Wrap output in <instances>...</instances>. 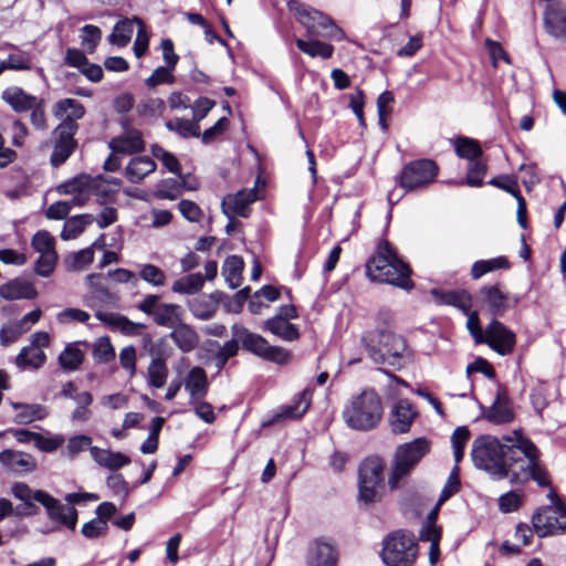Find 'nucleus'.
I'll list each match as a JSON object with an SVG mask.
<instances>
[{
    "label": "nucleus",
    "instance_id": "obj_1",
    "mask_svg": "<svg viewBox=\"0 0 566 566\" xmlns=\"http://www.w3.org/2000/svg\"><path fill=\"white\" fill-rule=\"evenodd\" d=\"M503 440L509 442V453L504 463L505 479L513 484H525L533 480L541 488L551 485L548 473L539 459L541 452L533 441L521 430L503 436Z\"/></svg>",
    "mask_w": 566,
    "mask_h": 566
},
{
    "label": "nucleus",
    "instance_id": "obj_2",
    "mask_svg": "<svg viewBox=\"0 0 566 566\" xmlns=\"http://www.w3.org/2000/svg\"><path fill=\"white\" fill-rule=\"evenodd\" d=\"M411 270L387 240H381L366 263V274L373 282L387 283L405 290L413 286Z\"/></svg>",
    "mask_w": 566,
    "mask_h": 566
},
{
    "label": "nucleus",
    "instance_id": "obj_3",
    "mask_svg": "<svg viewBox=\"0 0 566 566\" xmlns=\"http://www.w3.org/2000/svg\"><path fill=\"white\" fill-rule=\"evenodd\" d=\"M361 343L367 356L375 364L400 367L407 360L406 339L388 326L367 331L361 336Z\"/></svg>",
    "mask_w": 566,
    "mask_h": 566
},
{
    "label": "nucleus",
    "instance_id": "obj_4",
    "mask_svg": "<svg viewBox=\"0 0 566 566\" xmlns=\"http://www.w3.org/2000/svg\"><path fill=\"white\" fill-rule=\"evenodd\" d=\"M382 413L381 398L376 390L364 389L347 400L343 419L350 429L366 432L379 424Z\"/></svg>",
    "mask_w": 566,
    "mask_h": 566
},
{
    "label": "nucleus",
    "instance_id": "obj_5",
    "mask_svg": "<svg viewBox=\"0 0 566 566\" xmlns=\"http://www.w3.org/2000/svg\"><path fill=\"white\" fill-rule=\"evenodd\" d=\"M507 453L509 442L492 436L476 438L471 450L474 464L496 480L505 479L504 463Z\"/></svg>",
    "mask_w": 566,
    "mask_h": 566
},
{
    "label": "nucleus",
    "instance_id": "obj_6",
    "mask_svg": "<svg viewBox=\"0 0 566 566\" xmlns=\"http://www.w3.org/2000/svg\"><path fill=\"white\" fill-rule=\"evenodd\" d=\"M429 450L430 442L426 438H417L410 442L398 446L392 459L391 472L388 478L389 488L391 490L398 489Z\"/></svg>",
    "mask_w": 566,
    "mask_h": 566
},
{
    "label": "nucleus",
    "instance_id": "obj_7",
    "mask_svg": "<svg viewBox=\"0 0 566 566\" xmlns=\"http://www.w3.org/2000/svg\"><path fill=\"white\" fill-rule=\"evenodd\" d=\"M118 187L115 179L106 180L103 176L91 177L88 175H78L71 180L57 186L56 190L61 195H71L70 201L76 207L84 206L92 195L107 196L115 191L111 186Z\"/></svg>",
    "mask_w": 566,
    "mask_h": 566
},
{
    "label": "nucleus",
    "instance_id": "obj_8",
    "mask_svg": "<svg viewBox=\"0 0 566 566\" xmlns=\"http://www.w3.org/2000/svg\"><path fill=\"white\" fill-rule=\"evenodd\" d=\"M418 545L413 535L395 532L386 537L381 557L387 566H411L417 557Z\"/></svg>",
    "mask_w": 566,
    "mask_h": 566
},
{
    "label": "nucleus",
    "instance_id": "obj_9",
    "mask_svg": "<svg viewBox=\"0 0 566 566\" xmlns=\"http://www.w3.org/2000/svg\"><path fill=\"white\" fill-rule=\"evenodd\" d=\"M232 333L238 338L242 347L265 359L275 364H285L291 358V354L283 347L272 346L270 343L259 334L249 332L247 328L233 325Z\"/></svg>",
    "mask_w": 566,
    "mask_h": 566
},
{
    "label": "nucleus",
    "instance_id": "obj_10",
    "mask_svg": "<svg viewBox=\"0 0 566 566\" xmlns=\"http://www.w3.org/2000/svg\"><path fill=\"white\" fill-rule=\"evenodd\" d=\"M438 166L431 159H418L407 164L400 174V186L410 191L429 186L438 175Z\"/></svg>",
    "mask_w": 566,
    "mask_h": 566
},
{
    "label": "nucleus",
    "instance_id": "obj_11",
    "mask_svg": "<svg viewBox=\"0 0 566 566\" xmlns=\"http://www.w3.org/2000/svg\"><path fill=\"white\" fill-rule=\"evenodd\" d=\"M534 533L538 537L566 532V506H543L532 515Z\"/></svg>",
    "mask_w": 566,
    "mask_h": 566
},
{
    "label": "nucleus",
    "instance_id": "obj_12",
    "mask_svg": "<svg viewBox=\"0 0 566 566\" xmlns=\"http://www.w3.org/2000/svg\"><path fill=\"white\" fill-rule=\"evenodd\" d=\"M11 495L21 502L14 507V516L29 517L39 513L40 509L35 502L42 504L46 500V492L43 490H33L25 482H14L10 488Z\"/></svg>",
    "mask_w": 566,
    "mask_h": 566
},
{
    "label": "nucleus",
    "instance_id": "obj_13",
    "mask_svg": "<svg viewBox=\"0 0 566 566\" xmlns=\"http://www.w3.org/2000/svg\"><path fill=\"white\" fill-rule=\"evenodd\" d=\"M122 134L112 138L109 148L115 154L132 155L142 153L145 149V142L140 130L133 127L128 117L120 120Z\"/></svg>",
    "mask_w": 566,
    "mask_h": 566
},
{
    "label": "nucleus",
    "instance_id": "obj_14",
    "mask_svg": "<svg viewBox=\"0 0 566 566\" xmlns=\"http://www.w3.org/2000/svg\"><path fill=\"white\" fill-rule=\"evenodd\" d=\"M84 105L75 98H62L52 106L53 116L60 120L55 128L77 133V120L85 115Z\"/></svg>",
    "mask_w": 566,
    "mask_h": 566
},
{
    "label": "nucleus",
    "instance_id": "obj_15",
    "mask_svg": "<svg viewBox=\"0 0 566 566\" xmlns=\"http://www.w3.org/2000/svg\"><path fill=\"white\" fill-rule=\"evenodd\" d=\"M484 337L482 344H488L490 348L502 356L511 354L516 344L515 334L495 318L485 327Z\"/></svg>",
    "mask_w": 566,
    "mask_h": 566
},
{
    "label": "nucleus",
    "instance_id": "obj_16",
    "mask_svg": "<svg viewBox=\"0 0 566 566\" xmlns=\"http://www.w3.org/2000/svg\"><path fill=\"white\" fill-rule=\"evenodd\" d=\"M0 464L6 471L19 476L38 469V461L32 454L14 449H4L0 452Z\"/></svg>",
    "mask_w": 566,
    "mask_h": 566
},
{
    "label": "nucleus",
    "instance_id": "obj_17",
    "mask_svg": "<svg viewBox=\"0 0 566 566\" xmlns=\"http://www.w3.org/2000/svg\"><path fill=\"white\" fill-rule=\"evenodd\" d=\"M475 297L479 304L493 316H502L509 306V294L500 283L482 286Z\"/></svg>",
    "mask_w": 566,
    "mask_h": 566
},
{
    "label": "nucleus",
    "instance_id": "obj_18",
    "mask_svg": "<svg viewBox=\"0 0 566 566\" xmlns=\"http://www.w3.org/2000/svg\"><path fill=\"white\" fill-rule=\"evenodd\" d=\"M544 25L552 36L566 41V4L563 0H546Z\"/></svg>",
    "mask_w": 566,
    "mask_h": 566
},
{
    "label": "nucleus",
    "instance_id": "obj_19",
    "mask_svg": "<svg viewBox=\"0 0 566 566\" xmlns=\"http://www.w3.org/2000/svg\"><path fill=\"white\" fill-rule=\"evenodd\" d=\"M75 132L54 128L52 130L53 150L50 156V163L53 167L63 165L77 147Z\"/></svg>",
    "mask_w": 566,
    "mask_h": 566
},
{
    "label": "nucleus",
    "instance_id": "obj_20",
    "mask_svg": "<svg viewBox=\"0 0 566 566\" xmlns=\"http://www.w3.org/2000/svg\"><path fill=\"white\" fill-rule=\"evenodd\" d=\"M417 415L416 409L409 400H398L389 412V426L391 431L396 434L408 432Z\"/></svg>",
    "mask_w": 566,
    "mask_h": 566
},
{
    "label": "nucleus",
    "instance_id": "obj_21",
    "mask_svg": "<svg viewBox=\"0 0 566 566\" xmlns=\"http://www.w3.org/2000/svg\"><path fill=\"white\" fill-rule=\"evenodd\" d=\"M42 505L46 510L48 517L70 530H75L77 523V511L73 506L64 505L46 492V500Z\"/></svg>",
    "mask_w": 566,
    "mask_h": 566
},
{
    "label": "nucleus",
    "instance_id": "obj_22",
    "mask_svg": "<svg viewBox=\"0 0 566 566\" xmlns=\"http://www.w3.org/2000/svg\"><path fill=\"white\" fill-rule=\"evenodd\" d=\"M338 552L331 542L324 539L314 541L307 552V566H336Z\"/></svg>",
    "mask_w": 566,
    "mask_h": 566
},
{
    "label": "nucleus",
    "instance_id": "obj_23",
    "mask_svg": "<svg viewBox=\"0 0 566 566\" xmlns=\"http://www.w3.org/2000/svg\"><path fill=\"white\" fill-rule=\"evenodd\" d=\"M258 199L256 190L242 189L235 195L227 196L222 201L223 212L230 218V214H237L243 218L249 216V205Z\"/></svg>",
    "mask_w": 566,
    "mask_h": 566
},
{
    "label": "nucleus",
    "instance_id": "obj_24",
    "mask_svg": "<svg viewBox=\"0 0 566 566\" xmlns=\"http://www.w3.org/2000/svg\"><path fill=\"white\" fill-rule=\"evenodd\" d=\"M311 405V391L305 389L297 394L291 405L282 406L272 419L264 423L269 426L281 420L292 419L296 420L304 416Z\"/></svg>",
    "mask_w": 566,
    "mask_h": 566
},
{
    "label": "nucleus",
    "instance_id": "obj_25",
    "mask_svg": "<svg viewBox=\"0 0 566 566\" xmlns=\"http://www.w3.org/2000/svg\"><path fill=\"white\" fill-rule=\"evenodd\" d=\"M149 355L151 360L147 368V382L153 388H163L168 378V367L166 364L168 355L165 356L156 346L150 347Z\"/></svg>",
    "mask_w": 566,
    "mask_h": 566
},
{
    "label": "nucleus",
    "instance_id": "obj_26",
    "mask_svg": "<svg viewBox=\"0 0 566 566\" xmlns=\"http://www.w3.org/2000/svg\"><path fill=\"white\" fill-rule=\"evenodd\" d=\"M182 384L189 394V400L203 399L209 390L207 373L199 366L189 369Z\"/></svg>",
    "mask_w": 566,
    "mask_h": 566
},
{
    "label": "nucleus",
    "instance_id": "obj_27",
    "mask_svg": "<svg viewBox=\"0 0 566 566\" xmlns=\"http://www.w3.org/2000/svg\"><path fill=\"white\" fill-rule=\"evenodd\" d=\"M514 416V410L506 397L505 390L500 388L496 392L495 400L485 415V418L490 422L503 424L513 421Z\"/></svg>",
    "mask_w": 566,
    "mask_h": 566
},
{
    "label": "nucleus",
    "instance_id": "obj_28",
    "mask_svg": "<svg viewBox=\"0 0 566 566\" xmlns=\"http://www.w3.org/2000/svg\"><path fill=\"white\" fill-rule=\"evenodd\" d=\"M91 457L99 467L109 471L119 470L130 463V459L126 454L95 446L91 448Z\"/></svg>",
    "mask_w": 566,
    "mask_h": 566
},
{
    "label": "nucleus",
    "instance_id": "obj_29",
    "mask_svg": "<svg viewBox=\"0 0 566 566\" xmlns=\"http://www.w3.org/2000/svg\"><path fill=\"white\" fill-rule=\"evenodd\" d=\"M431 295L436 303L442 305H452L463 313H469L472 306L471 295L464 291H442L433 289Z\"/></svg>",
    "mask_w": 566,
    "mask_h": 566
},
{
    "label": "nucleus",
    "instance_id": "obj_30",
    "mask_svg": "<svg viewBox=\"0 0 566 566\" xmlns=\"http://www.w3.org/2000/svg\"><path fill=\"white\" fill-rule=\"evenodd\" d=\"M36 294L33 284L21 279H13L0 286V296L8 301L32 300Z\"/></svg>",
    "mask_w": 566,
    "mask_h": 566
},
{
    "label": "nucleus",
    "instance_id": "obj_31",
    "mask_svg": "<svg viewBox=\"0 0 566 566\" xmlns=\"http://www.w3.org/2000/svg\"><path fill=\"white\" fill-rule=\"evenodd\" d=\"M95 316L102 323H105L108 326L129 336L138 335L140 331L145 328L144 324L135 323L128 319L126 316L118 313H104L98 311L96 312Z\"/></svg>",
    "mask_w": 566,
    "mask_h": 566
},
{
    "label": "nucleus",
    "instance_id": "obj_32",
    "mask_svg": "<svg viewBox=\"0 0 566 566\" xmlns=\"http://www.w3.org/2000/svg\"><path fill=\"white\" fill-rule=\"evenodd\" d=\"M2 99L17 113L28 112L35 106L39 97L24 92L21 87L10 86L2 92Z\"/></svg>",
    "mask_w": 566,
    "mask_h": 566
},
{
    "label": "nucleus",
    "instance_id": "obj_33",
    "mask_svg": "<svg viewBox=\"0 0 566 566\" xmlns=\"http://www.w3.org/2000/svg\"><path fill=\"white\" fill-rule=\"evenodd\" d=\"M169 336L182 353L193 350L199 344L198 333L184 322L175 326Z\"/></svg>",
    "mask_w": 566,
    "mask_h": 566
},
{
    "label": "nucleus",
    "instance_id": "obj_34",
    "mask_svg": "<svg viewBox=\"0 0 566 566\" xmlns=\"http://www.w3.org/2000/svg\"><path fill=\"white\" fill-rule=\"evenodd\" d=\"M11 406L17 410L14 422L18 424L42 420L49 415L48 408L39 403L11 402Z\"/></svg>",
    "mask_w": 566,
    "mask_h": 566
},
{
    "label": "nucleus",
    "instance_id": "obj_35",
    "mask_svg": "<svg viewBox=\"0 0 566 566\" xmlns=\"http://www.w3.org/2000/svg\"><path fill=\"white\" fill-rule=\"evenodd\" d=\"M156 163L148 156H139L130 159L126 166L125 174L133 184H139L146 176L154 172Z\"/></svg>",
    "mask_w": 566,
    "mask_h": 566
},
{
    "label": "nucleus",
    "instance_id": "obj_36",
    "mask_svg": "<svg viewBox=\"0 0 566 566\" xmlns=\"http://www.w3.org/2000/svg\"><path fill=\"white\" fill-rule=\"evenodd\" d=\"M290 9L295 11L298 22L306 29L308 36L319 33V19L316 15L324 14L323 12L296 1L290 2Z\"/></svg>",
    "mask_w": 566,
    "mask_h": 566
},
{
    "label": "nucleus",
    "instance_id": "obj_37",
    "mask_svg": "<svg viewBox=\"0 0 566 566\" xmlns=\"http://www.w3.org/2000/svg\"><path fill=\"white\" fill-rule=\"evenodd\" d=\"M188 307L195 317L207 321L216 314L218 310V301L212 294H202L191 298L188 302Z\"/></svg>",
    "mask_w": 566,
    "mask_h": 566
},
{
    "label": "nucleus",
    "instance_id": "obj_38",
    "mask_svg": "<svg viewBox=\"0 0 566 566\" xmlns=\"http://www.w3.org/2000/svg\"><path fill=\"white\" fill-rule=\"evenodd\" d=\"M182 314L180 305L159 304L154 312V321L160 326L174 328L182 322Z\"/></svg>",
    "mask_w": 566,
    "mask_h": 566
},
{
    "label": "nucleus",
    "instance_id": "obj_39",
    "mask_svg": "<svg viewBox=\"0 0 566 566\" xmlns=\"http://www.w3.org/2000/svg\"><path fill=\"white\" fill-rule=\"evenodd\" d=\"M142 24L143 21L139 18L120 20L115 24L108 41L114 45L125 46L132 39L135 25L139 29Z\"/></svg>",
    "mask_w": 566,
    "mask_h": 566
},
{
    "label": "nucleus",
    "instance_id": "obj_40",
    "mask_svg": "<svg viewBox=\"0 0 566 566\" xmlns=\"http://www.w3.org/2000/svg\"><path fill=\"white\" fill-rule=\"evenodd\" d=\"M385 463L381 458L370 457L365 459L359 465V480L363 483L378 482L384 483L382 472Z\"/></svg>",
    "mask_w": 566,
    "mask_h": 566
},
{
    "label": "nucleus",
    "instance_id": "obj_41",
    "mask_svg": "<svg viewBox=\"0 0 566 566\" xmlns=\"http://www.w3.org/2000/svg\"><path fill=\"white\" fill-rule=\"evenodd\" d=\"M295 43L300 51L311 57L327 60L332 57L334 53V46L332 44L312 38L310 40L296 39Z\"/></svg>",
    "mask_w": 566,
    "mask_h": 566
},
{
    "label": "nucleus",
    "instance_id": "obj_42",
    "mask_svg": "<svg viewBox=\"0 0 566 566\" xmlns=\"http://www.w3.org/2000/svg\"><path fill=\"white\" fill-rule=\"evenodd\" d=\"M46 356L44 352L35 346H27L21 349L15 358V364L20 369H39L44 365Z\"/></svg>",
    "mask_w": 566,
    "mask_h": 566
},
{
    "label": "nucleus",
    "instance_id": "obj_43",
    "mask_svg": "<svg viewBox=\"0 0 566 566\" xmlns=\"http://www.w3.org/2000/svg\"><path fill=\"white\" fill-rule=\"evenodd\" d=\"M205 284V277L201 273L185 275L176 280L171 285V291L177 294L193 295L201 291Z\"/></svg>",
    "mask_w": 566,
    "mask_h": 566
},
{
    "label": "nucleus",
    "instance_id": "obj_44",
    "mask_svg": "<svg viewBox=\"0 0 566 566\" xmlns=\"http://www.w3.org/2000/svg\"><path fill=\"white\" fill-rule=\"evenodd\" d=\"M94 221L93 214H78L69 218L63 227L61 232V238L63 240H72L80 235L87 226H90Z\"/></svg>",
    "mask_w": 566,
    "mask_h": 566
},
{
    "label": "nucleus",
    "instance_id": "obj_45",
    "mask_svg": "<svg viewBox=\"0 0 566 566\" xmlns=\"http://www.w3.org/2000/svg\"><path fill=\"white\" fill-rule=\"evenodd\" d=\"M83 360L84 354L78 348V343L69 344L59 355V363L61 367L67 371L78 369Z\"/></svg>",
    "mask_w": 566,
    "mask_h": 566
},
{
    "label": "nucleus",
    "instance_id": "obj_46",
    "mask_svg": "<svg viewBox=\"0 0 566 566\" xmlns=\"http://www.w3.org/2000/svg\"><path fill=\"white\" fill-rule=\"evenodd\" d=\"M265 328L284 340L292 342L298 338L296 326L282 318H269Z\"/></svg>",
    "mask_w": 566,
    "mask_h": 566
},
{
    "label": "nucleus",
    "instance_id": "obj_47",
    "mask_svg": "<svg viewBox=\"0 0 566 566\" xmlns=\"http://www.w3.org/2000/svg\"><path fill=\"white\" fill-rule=\"evenodd\" d=\"M510 262L505 256H497L489 260H479L473 263L471 268V276L474 280L481 279L486 273H490L500 269H509Z\"/></svg>",
    "mask_w": 566,
    "mask_h": 566
},
{
    "label": "nucleus",
    "instance_id": "obj_48",
    "mask_svg": "<svg viewBox=\"0 0 566 566\" xmlns=\"http://www.w3.org/2000/svg\"><path fill=\"white\" fill-rule=\"evenodd\" d=\"M243 261L240 256H229L222 268V274L231 289L240 285L242 280Z\"/></svg>",
    "mask_w": 566,
    "mask_h": 566
},
{
    "label": "nucleus",
    "instance_id": "obj_49",
    "mask_svg": "<svg viewBox=\"0 0 566 566\" xmlns=\"http://www.w3.org/2000/svg\"><path fill=\"white\" fill-rule=\"evenodd\" d=\"M165 126L168 130L178 134L182 138L200 136V126L192 119L175 118L167 120Z\"/></svg>",
    "mask_w": 566,
    "mask_h": 566
},
{
    "label": "nucleus",
    "instance_id": "obj_50",
    "mask_svg": "<svg viewBox=\"0 0 566 566\" xmlns=\"http://www.w3.org/2000/svg\"><path fill=\"white\" fill-rule=\"evenodd\" d=\"M319 19V33L312 34L310 38L323 36L334 41H343L346 35L335 21L327 14H317Z\"/></svg>",
    "mask_w": 566,
    "mask_h": 566
},
{
    "label": "nucleus",
    "instance_id": "obj_51",
    "mask_svg": "<svg viewBox=\"0 0 566 566\" xmlns=\"http://www.w3.org/2000/svg\"><path fill=\"white\" fill-rule=\"evenodd\" d=\"M181 192V182L177 179L168 178L158 184L155 190V197L158 199L176 200Z\"/></svg>",
    "mask_w": 566,
    "mask_h": 566
},
{
    "label": "nucleus",
    "instance_id": "obj_52",
    "mask_svg": "<svg viewBox=\"0 0 566 566\" xmlns=\"http://www.w3.org/2000/svg\"><path fill=\"white\" fill-rule=\"evenodd\" d=\"M455 153L459 157L472 161L480 157L482 149L478 142L467 137H460L455 143Z\"/></svg>",
    "mask_w": 566,
    "mask_h": 566
},
{
    "label": "nucleus",
    "instance_id": "obj_53",
    "mask_svg": "<svg viewBox=\"0 0 566 566\" xmlns=\"http://www.w3.org/2000/svg\"><path fill=\"white\" fill-rule=\"evenodd\" d=\"M30 123L34 129L39 132H46L49 128V119L45 112V102L43 98H39L35 106L30 109Z\"/></svg>",
    "mask_w": 566,
    "mask_h": 566
},
{
    "label": "nucleus",
    "instance_id": "obj_54",
    "mask_svg": "<svg viewBox=\"0 0 566 566\" xmlns=\"http://www.w3.org/2000/svg\"><path fill=\"white\" fill-rule=\"evenodd\" d=\"M93 357L97 363H108L115 358V349L108 337H99L95 340Z\"/></svg>",
    "mask_w": 566,
    "mask_h": 566
},
{
    "label": "nucleus",
    "instance_id": "obj_55",
    "mask_svg": "<svg viewBox=\"0 0 566 566\" xmlns=\"http://www.w3.org/2000/svg\"><path fill=\"white\" fill-rule=\"evenodd\" d=\"M32 248L39 253H53L55 251V239L48 231H38L31 240Z\"/></svg>",
    "mask_w": 566,
    "mask_h": 566
},
{
    "label": "nucleus",
    "instance_id": "obj_56",
    "mask_svg": "<svg viewBox=\"0 0 566 566\" xmlns=\"http://www.w3.org/2000/svg\"><path fill=\"white\" fill-rule=\"evenodd\" d=\"M523 499L524 493L522 491H510L504 493L499 497V509L502 513L515 512L521 507Z\"/></svg>",
    "mask_w": 566,
    "mask_h": 566
},
{
    "label": "nucleus",
    "instance_id": "obj_57",
    "mask_svg": "<svg viewBox=\"0 0 566 566\" xmlns=\"http://www.w3.org/2000/svg\"><path fill=\"white\" fill-rule=\"evenodd\" d=\"M139 277L153 286H163L166 282L164 271L154 264L142 265Z\"/></svg>",
    "mask_w": 566,
    "mask_h": 566
},
{
    "label": "nucleus",
    "instance_id": "obj_58",
    "mask_svg": "<svg viewBox=\"0 0 566 566\" xmlns=\"http://www.w3.org/2000/svg\"><path fill=\"white\" fill-rule=\"evenodd\" d=\"M91 448H93L92 438L85 434H78L69 439L65 453L69 458L73 459L87 449L91 451Z\"/></svg>",
    "mask_w": 566,
    "mask_h": 566
},
{
    "label": "nucleus",
    "instance_id": "obj_59",
    "mask_svg": "<svg viewBox=\"0 0 566 566\" xmlns=\"http://www.w3.org/2000/svg\"><path fill=\"white\" fill-rule=\"evenodd\" d=\"M83 46L92 53L102 39V31L96 25L86 24L81 29Z\"/></svg>",
    "mask_w": 566,
    "mask_h": 566
},
{
    "label": "nucleus",
    "instance_id": "obj_60",
    "mask_svg": "<svg viewBox=\"0 0 566 566\" xmlns=\"http://www.w3.org/2000/svg\"><path fill=\"white\" fill-rule=\"evenodd\" d=\"M64 441V437L60 434L52 436L49 433H38L34 447L42 452L51 453L57 450L60 447H62Z\"/></svg>",
    "mask_w": 566,
    "mask_h": 566
},
{
    "label": "nucleus",
    "instance_id": "obj_61",
    "mask_svg": "<svg viewBox=\"0 0 566 566\" xmlns=\"http://www.w3.org/2000/svg\"><path fill=\"white\" fill-rule=\"evenodd\" d=\"M108 532V524L99 518H93L86 522L82 528L81 533L88 539H96L106 536Z\"/></svg>",
    "mask_w": 566,
    "mask_h": 566
},
{
    "label": "nucleus",
    "instance_id": "obj_62",
    "mask_svg": "<svg viewBox=\"0 0 566 566\" xmlns=\"http://www.w3.org/2000/svg\"><path fill=\"white\" fill-rule=\"evenodd\" d=\"M486 172V164L480 159L472 160L468 169L465 184L471 187H480Z\"/></svg>",
    "mask_w": 566,
    "mask_h": 566
},
{
    "label": "nucleus",
    "instance_id": "obj_63",
    "mask_svg": "<svg viewBox=\"0 0 566 566\" xmlns=\"http://www.w3.org/2000/svg\"><path fill=\"white\" fill-rule=\"evenodd\" d=\"M165 111V102L161 98H148L137 106V112L144 117H158Z\"/></svg>",
    "mask_w": 566,
    "mask_h": 566
},
{
    "label": "nucleus",
    "instance_id": "obj_64",
    "mask_svg": "<svg viewBox=\"0 0 566 566\" xmlns=\"http://www.w3.org/2000/svg\"><path fill=\"white\" fill-rule=\"evenodd\" d=\"M56 261V252L40 254L34 266L35 273L43 277L50 276L54 271Z\"/></svg>",
    "mask_w": 566,
    "mask_h": 566
}]
</instances>
